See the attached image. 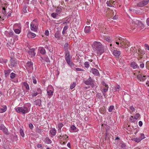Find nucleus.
I'll list each match as a JSON object with an SVG mask.
<instances>
[{
	"label": "nucleus",
	"instance_id": "obj_1",
	"mask_svg": "<svg viewBox=\"0 0 149 149\" xmlns=\"http://www.w3.org/2000/svg\"><path fill=\"white\" fill-rule=\"evenodd\" d=\"M93 47L94 50L97 52V54L100 55H101L104 52V47L100 42H94Z\"/></svg>",
	"mask_w": 149,
	"mask_h": 149
},
{
	"label": "nucleus",
	"instance_id": "obj_2",
	"mask_svg": "<svg viewBox=\"0 0 149 149\" xmlns=\"http://www.w3.org/2000/svg\"><path fill=\"white\" fill-rule=\"evenodd\" d=\"M15 110L18 113H22L23 114H24L29 112L28 108L25 106L17 108L15 109Z\"/></svg>",
	"mask_w": 149,
	"mask_h": 149
},
{
	"label": "nucleus",
	"instance_id": "obj_3",
	"mask_svg": "<svg viewBox=\"0 0 149 149\" xmlns=\"http://www.w3.org/2000/svg\"><path fill=\"white\" fill-rule=\"evenodd\" d=\"M65 59L68 63L70 66H74V64L70 60L71 58L70 57L69 52V51H67V52L65 53Z\"/></svg>",
	"mask_w": 149,
	"mask_h": 149
},
{
	"label": "nucleus",
	"instance_id": "obj_4",
	"mask_svg": "<svg viewBox=\"0 0 149 149\" xmlns=\"http://www.w3.org/2000/svg\"><path fill=\"white\" fill-rule=\"evenodd\" d=\"M10 65H9V66H10L11 68H12L13 67H15L17 65V62L14 58L11 57L10 60Z\"/></svg>",
	"mask_w": 149,
	"mask_h": 149
},
{
	"label": "nucleus",
	"instance_id": "obj_5",
	"mask_svg": "<svg viewBox=\"0 0 149 149\" xmlns=\"http://www.w3.org/2000/svg\"><path fill=\"white\" fill-rule=\"evenodd\" d=\"M26 68H29L30 70L33 69V64L32 62L28 61L26 63Z\"/></svg>",
	"mask_w": 149,
	"mask_h": 149
},
{
	"label": "nucleus",
	"instance_id": "obj_6",
	"mask_svg": "<svg viewBox=\"0 0 149 149\" xmlns=\"http://www.w3.org/2000/svg\"><path fill=\"white\" fill-rule=\"evenodd\" d=\"M137 78L140 80V81H143L146 79V76H143L142 74H140L137 76Z\"/></svg>",
	"mask_w": 149,
	"mask_h": 149
},
{
	"label": "nucleus",
	"instance_id": "obj_7",
	"mask_svg": "<svg viewBox=\"0 0 149 149\" xmlns=\"http://www.w3.org/2000/svg\"><path fill=\"white\" fill-rule=\"evenodd\" d=\"M35 21V20H33V22L31 24V30L34 31H36L37 29V26L35 25V24L33 23V22H34Z\"/></svg>",
	"mask_w": 149,
	"mask_h": 149
},
{
	"label": "nucleus",
	"instance_id": "obj_8",
	"mask_svg": "<svg viewBox=\"0 0 149 149\" xmlns=\"http://www.w3.org/2000/svg\"><path fill=\"white\" fill-rule=\"evenodd\" d=\"M35 50L34 48H32L28 52L29 54L32 57L34 56L36 54V53L34 52Z\"/></svg>",
	"mask_w": 149,
	"mask_h": 149
},
{
	"label": "nucleus",
	"instance_id": "obj_9",
	"mask_svg": "<svg viewBox=\"0 0 149 149\" xmlns=\"http://www.w3.org/2000/svg\"><path fill=\"white\" fill-rule=\"evenodd\" d=\"M135 23H136V25H135L136 27L137 26L143 27L144 26L143 24L141 22H140L137 20H135Z\"/></svg>",
	"mask_w": 149,
	"mask_h": 149
},
{
	"label": "nucleus",
	"instance_id": "obj_10",
	"mask_svg": "<svg viewBox=\"0 0 149 149\" xmlns=\"http://www.w3.org/2000/svg\"><path fill=\"white\" fill-rule=\"evenodd\" d=\"M147 4V2L146 1L145 2L141 1L138 3L137 4V6L138 7H142L143 6H144Z\"/></svg>",
	"mask_w": 149,
	"mask_h": 149
},
{
	"label": "nucleus",
	"instance_id": "obj_11",
	"mask_svg": "<svg viewBox=\"0 0 149 149\" xmlns=\"http://www.w3.org/2000/svg\"><path fill=\"white\" fill-rule=\"evenodd\" d=\"M91 72L95 75L97 76L99 75V73L98 70L95 68H92Z\"/></svg>",
	"mask_w": 149,
	"mask_h": 149
},
{
	"label": "nucleus",
	"instance_id": "obj_12",
	"mask_svg": "<svg viewBox=\"0 0 149 149\" xmlns=\"http://www.w3.org/2000/svg\"><path fill=\"white\" fill-rule=\"evenodd\" d=\"M27 36L29 38H33L36 36V34L34 33L29 32L28 33Z\"/></svg>",
	"mask_w": 149,
	"mask_h": 149
},
{
	"label": "nucleus",
	"instance_id": "obj_13",
	"mask_svg": "<svg viewBox=\"0 0 149 149\" xmlns=\"http://www.w3.org/2000/svg\"><path fill=\"white\" fill-rule=\"evenodd\" d=\"M0 129L3 130L5 134H8V130L4 125H2Z\"/></svg>",
	"mask_w": 149,
	"mask_h": 149
},
{
	"label": "nucleus",
	"instance_id": "obj_14",
	"mask_svg": "<svg viewBox=\"0 0 149 149\" xmlns=\"http://www.w3.org/2000/svg\"><path fill=\"white\" fill-rule=\"evenodd\" d=\"M113 55L116 57H118L120 54V51L114 50L113 51Z\"/></svg>",
	"mask_w": 149,
	"mask_h": 149
},
{
	"label": "nucleus",
	"instance_id": "obj_15",
	"mask_svg": "<svg viewBox=\"0 0 149 149\" xmlns=\"http://www.w3.org/2000/svg\"><path fill=\"white\" fill-rule=\"evenodd\" d=\"M7 108L6 106H3L1 107L0 110V113H3L7 110Z\"/></svg>",
	"mask_w": 149,
	"mask_h": 149
},
{
	"label": "nucleus",
	"instance_id": "obj_16",
	"mask_svg": "<svg viewBox=\"0 0 149 149\" xmlns=\"http://www.w3.org/2000/svg\"><path fill=\"white\" fill-rule=\"evenodd\" d=\"M131 67L134 69H136L137 68L138 66L137 64L135 62H133L131 63Z\"/></svg>",
	"mask_w": 149,
	"mask_h": 149
},
{
	"label": "nucleus",
	"instance_id": "obj_17",
	"mask_svg": "<svg viewBox=\"0 0 149 149\" xmlns=\"http://www.w3.org/2000/svg\"><path fill=\"white\" fill-rule=\"evenodd\" d=\"M138 51L139 52L138 54L139 55L142 56L144 55L145 54V51L144 50L141 49L140 48L139 49Z\"/></svg>",
	"mask_w": 149,
	"mask_h": 149
},
{
	"label": "nucleus",
	"instance_id": "obj_18",
	"mask_svg": "<svg viewBox=\"0 0 149 149\" xmlns=\"http://www.w3.org/2000/svg\"><path fill=\"white\" fill-rule=\"evenodd\" d=\"M69 46L68 45V43L66 42V43H65V44L64 45V48L65 49V53L67 52V51H69L68 50V48H69Z\"/></svg>",
	"mask_w": 149,
	"mask_h": 149
},
{
	"label": "nucleus",
	"instance_id": "obj_19",
	"mask_svg": "<svg viewBox=\"0 0 149 149\" xmlns=\"http://www.w3.org/2000/svg\"><path fill=\"white\" fill-rule=\"evenodd\" d=\"M91 27L90 26H86L84 29V31L86 33H88L90 31Z\"/></svg>",
	"mask_w": 149,
	"mask_h": 149
},
{
	"label": "nucleus",
	"instance_id": "obj_20",
	"mask_svg": "<svg viewBox=\"0 0 149 149\" xmlns=\"http://www.w3.org/2000/svg\"><path fill=\"white\" fill-rule=\"evenodd\" d=\"M56 131L55 128H52L50 130L51 134L53 136H54L56 134Z\"/></svg>",
	"mask_w": 149,
	"mask_h": 149
},
{
	"label": "nucleus",
	"instance_id": "obj_21",
	"mask_svg": "<svg viewBox=\"0 0 149 149\" xmlns=\"http://www.w3.org/2000/svg\"><path fill=\"white\" fill-rule=\"evenodd\" d=\"M71 131H75L76 132L78 131V130L77 128L74 125H72L70 127Z\"/></svg>",
	"mask_w": 149,
	"mask_h": 149
},
{
	"label": "nucleus",
	"instance_id": "obj_22",
	"mask_svg": "<svg viewBox=\"0 0 149 149\" xmlns=\"http://www.w3.org/2000/svg\"><path fill=\"white\" fill-rule=\"evenodd\" d=\"M55 37L57 39H59L60 37V34L59 31H57L55 33Z\"/></svg>",
	"mask_w": 149,
	"mask_h": 149
},
{
	"label": "nucleus",
	"instance_id": "obj_23",
	"mask_svg": "<svg viewBox=\"0 0 149 149\" xmlns=\"http://www.w3.org/2000/svg\"><path fill=\"white\" fill-rule=\"evenodd\" d=\"M36 105L40 106L41 104V100L40 99H37L35 101V104Z\"/></svg>",
	"mask_w": 149,
	"mask_h": 149
},
{
	"label": "nucleus",
	"instance_id": "obj_24",
	"mask_svg": "<svg viewBox=\"0 0 149 149\" xmlns=\"http://www.w3.org/2000/svg\"><path fill=\"white\" fill-rule=\"evenodd\" d=\"M47 93L49 96V97H51V96L53 95V92L51 90H47Z\"/></svg>",
	"mask_w": 149,
	"mask_h": 149
},
{
	"label": "nucleus",
	"instance_id": "obj_25",
	"mask_svg": "<svg viewBox=\"0 0 149 149\" xmlns=\"http://www.w3.org/2000/svg\"><path fill=\"white\" fill-rule=\"evenodd\" d=\"M63 124L62 123H59L58 125V132H60L61 131V128L63 126Z\"/></svg>",
	"mask_w": 149,
	"mask_h": 149
},
{
	"label": "nucleus",
	"instance_id": "obj_26",
	"mask_svg": "<svg viewBox=\"0 0 149 149\" xmlns=\"http://www.w3.org/2000/svg\"><path fill=\"white\" fill-rule=\"evenodd\" d=\"M135 23V20L133 21L132 20V23H131V26L132 28L133 29H135L136 27L135 26L136 25V23Z\"/></svg>",
	"mask_w": 149,
	"mask_h": 149
},
{
	"label": "nucleus",
	"instance_id": "obj_27",
	"mask_svg": "<svg viewBox=\"0 0 149 149\" xmlns=\"http://www.w3.org/2000/svg\"><path fill=\"white\" fill-rule=\"evenodd\" d=\"M62 9L61 8L57 7L56 10V13L58 15V14L60 13Z\"/></svg>",
	"mask_w": 149,
	"mask_h": 149
},
{
	"label": "nucleus",
	"instance_id": "obj_28",
	"mask_svg": "<svg viewBox=\"0 0 149 149\" xmlns=\"http://www.w3.org/2000/svg\"><path fill=\"white\" fill-rule=\"evenodd\" d=\"M23 85L27 90H29V87L28 84L26 82H24L23 83Z\"/></svg>",
	"mask_w": 149,
	"mask_h": 149
},
{
	"label": "nucleus",
	"instance_id": "obj_29",
	"mask_svg": "<svg viewBox=\"0 0 149 149\" xmlns=\"http://www.w3.org/2000/svg\"><path fill=\"white\" fill-rule=\"evenodd\" d=\"M123 40L122 41L123 44L124 45H127V46L129 45V42L127 44V40L126 39L123 38Z\"/></svg>",
	"mask_w": 149,
	"mask_h": 149
},
{
	"label": "nucleus",
	"instance_id": "obj_30",
	"mask_svg": "<svg viewBox=\"0 0 149 149\" xmlns=\"http://www.w3.org/2000/svg\"><path fill=\"white\" fill-rule=\"evenodd\" d=\"M52 141L49 138H46L45 143L47 144H50L51 143Z\"/></svg>",
	"mask_w": 149,
	"mask_h": 149
},
{
	"label": "nucleus",
	"instance_id": "obj_31",
	"mask_svg": "<svg viewBox=\"0 0 149 149\" xmlns=\"http://www.w3.org/2000/svg\"><path fill=\"white\" fill-rule=\"evenodd\" d=\"M10 70H5V76L6 77H7L8 76V75L9 74L10 72Z\"/></svg>",
	"mask_w": 149,
	"mask_h": 149
},
{
	"label": "nucleus",
	"instance_id": "obj_32",
	"mask_svg": "<svg viewBox=\"0 0 149 149\" xmlns=\"http://www.w3.org/2000/svg\"><path fill=\"white\" fill-rule=\"evenodd\" d=\"M19 133H20V134L22 137H24V133L23 131L21 128H20V129Z\"/></svg>",
	"mask_w": 149,
	"mask_h": 149
},
{
	"label": "nucleus",
	"instance_id": "obj_33",
	"mask_svg": "<svg viewBox=\"0 0 149 149\" xmlns=\"http://www.w3.org/2000/svg\"><path fill=\"white\" fill-rule=\"evenodd\" d=\"M76 85V83L75 82H74L73 84H71L70 87V89H73L75 86Z\"/></svg>",
	"mask_w": 149,
	"mask_h": 149
},
{
	"label": "nucleus",
	"instance_id": "obj_34",
	"mask_svg": "<svg viewBox=\"0 0 149 149\" xmlns=\"http://www.w3.org/2000/svg\"><path fill=\"white\" fill-rule=\"evenodd\" d=\"M27 6L26 5H25L24 6L23 8V11L24 13H26L27 12V10H26Z\"/></svg>",
	"mask_w": 149,
	"mask_h": 149
},
{
	"label": "nucleus",
	"instance_id": "obj_35",
	"mask_svg": "<svg viewBox=\"0 0 149 149\" xmlns=\"http://www.w3.org/2000/svg\"><path fill=\"white\" fill-rule=\"evenodd\" d=\"M7 62V60L6 59H3L0 58V63H5Z\"/></svg>",
	"mask_w": 149,
	"mask_h": 149
},
{
	"label": "nucleus",
	"instance_id": "obj_36",
	"mask_svg": "<svg viewBox=\"0 0 149 149\" xmlns=\"http://www.w3.org/2000/svg\"><path fill=\"white\" fill-rule=\"evenodd\" d=\"M85 84L87 85H92V83L90 82L89 81L87 80L84 82Z\"/></svg>",
	"mask_w": 149,
	"mask_h": 149
},
{
	"label": "nucleus",
	"instance_id": "obj_37",
	"mask_svg": "<svg viewBox=\"0 0 149 149\" xmlns=\"http://www.w3.org/2000/svg\"><path fill=\"white\" fill-rule=\"evenodd\" d=\"M133 140L137 143H139L141 140L139 138H135L133 139Z\"/></svg>",
	"mask_w": 149,
	"mask_h": 149
},
{
	"label": "nucleus",
	"instance_id": "obj_38",
	"mask_svg": "<svg viewBox=\"0 0 149 149\" xmlns=\"http://www.w3.org/2000/svg\"><path fill=\"white\" fill-rule=\"evenodd\" d=\"M84 65L85 67L87 68H88V67H89L90 66L88 62H85V63H84Z\"/></svg>",
	"mask_w": 149,
	"mask_h": 149
},
{
	"label": "nucleus",
	"instance_id": "obj_39",
	"mask_svg": "<svg viewBox=\"0 0 149 149\" xmlns=\"http://www.w3.org/2000/svg\"><path fill=\"white\" fill-rule=\"evenodd\" d=\"M139 138L141 140L145 138V137L144 134H143L141 133V134Z\"/></svg>",
	"mask_w": 149,
	"mask_h": 149
},
{
	"label": "nucleus",
	"instance_id": "obj_40",
	"mask_svg": "<svg viewBox=\"0 0 149 149\" xmlns=\"http://www.w3.org/2000/svg\"><path fill=\"white\" fill-rule=\"evenodd\" d=\"M130 121L132 122H134L136 121V120L135 119V118H134L133 116H131L130 118Z\"/></svg>",
	"mask_w": 149,
	"mask_h": 149
},
{
	"label": "nucleus",
	"instance_id": "obj_41",
	"mask_svg": "<svg viewBox=\"0 0 149 149\" xmlns=\"http://www.w3.org/2000/svg\"><path fill=\"white\" fill-rule=\"evenodd\" d=\"M130 111L133 112L135 111V109L134 108L133 106H131L130 107Z\"/></svg>",
	"mask_w": 149,
	"mask_h": 149
},
{
	"label": "nucleus",
	"instance_id": "obj_42",
	"mask_svg": "<svg viewBox=\"0 0 149 149\" xmlns=\"http://www.w3.org/2000/svg\"><path fill=\"white\" fill-rule=\"evenodd\" d=\"M40 52L42 54H45L46 53L45 50V49L42 48L41 50H40Z\"/></svg>",
	"mask_w": 149,
	"mask_h": 149
},
{
	"label": "nucleus",
	"instance_id": "obj_43",
	"mask_svg": "<svg viewBox=\"0 0 149 149\" xmlns=\"http://www.w3.org/2000/svg\"><path fill=\"white\" fill-rule=\"evenodd\" d=\"M114 106L113 105L111 106L109 109V111L111 112L112 111V110L114 109Z\"/></svg>",
	"mask_w": 149,
	"mask_h": 149
},
{
	"label": "nucleus",
	"instance_id": "obj_44",
	"mask_svg": "<svg viewBox=\"0 0 149 149\" xmlns=\"http://www.w3.org/2000/svg\"><path fill=\"white\" fill-rule=\"evenodd\" d=\"M2 12L4 15H6V9L5 7H4L3 8Z\"/></svg>",
	"mask_w": 149,
	"mask_h": 149
},
{
	"label": "nucleus",
	"instance_id": "obj_45",
	"mask_svg": "<svg viewBox=\"0 0 149 149\" xmlns=\"http://www.w3.org/2000/svg\"><path fill=\"white\" fill-rule=\"evenodd\" d=\"M15 74L14 73L12 72L10 74V77L11 79H13L15 77Z\"/></svg>",
	"mask_w": 149,
	"mask_h": 149
},
{
	"label": "nucleus",
	"instance_id": "obj_46",
	"mask_svg": "<svg viewBox=\"0 0 149 149\" xmlns=\"http://www.w3.org/2000/svg\"><path fill=\"white\" fill-rule=\"evenodd\" d=\"M120 88V86L119 85H118L116 87H115V89L116 90V91H118L119 89Z\"/></svg>",
	"mask_w": 149,
	"mask_h": 149
},
{
	"label": "nucleus",
	"instance_id": "obj_47",
	"mask_svg": "<svg viewBox=\"0 0 149 149\" xmlns=\"http://www.w3.org/2000/svg\"><path fill=\"white\" fill-rule=\"evenodd\" d=\"M111 1H107L106 3L107 5L109 6H112V5L111 3Z\"/></svg>",
	"mask_w": 149,
	"mask_h": 149
},
{
	"label": "nucleus",
	"instance_id": "obj_48",
	"mask_svg": "<svg viewBox=\"0 0 149 149\" xmlns=\"http://www.w3.org/2000/svg\"><path fill=\"white\" fill-rule=\"evenodd\" d=\"M57 15V13H52V14L51 16L54 18H56V16Z\"/></svg>",
	"mask_w": 149,
	"mask_h": 149
},
{
	"label": "nucleus",
	"instance_id": "obj_49",
	"mask_svg": "<svg viewBox=\"0 0 149 149\" xmlns=\"http://www.w3.org/2000/svg\"><path fill=\"white\" fill-rule=\"evenodd\" d=\"M140 115L139 113H136V115L135 116V119L136 120H136L138 119V118L140 116Z\"/></svg>",
	"mask_w": 149,
	"mask_h": 149
},
{
	"label": "nucleus",
	"instance_id": "obj_50",
	"mask_svg": "<svg viewBox=\"0 0 149 149\" xmlns=\"http://www.w3.org/2000/svg\"><path fill=\"white\" fill-rule=\"evenodd\" d=\"M121 146L122 148H125L126 145L124 143L122 142L121 143Z\"/></svg>",
	"mask_w": 149,
	"mask_h": 149
},
{
	"label": "nucleus",
	"instance_id": "obj_51",
	"mask_svg": "<svg viewBox=\"0 0 149 149\" xmlns=\"http://www.w3.org/2000/svg\"><path fill=\"white\" fill-rule=\"evenodd\" d=\"M15 32L17 34H19L20 33V31L19 29H16L14 30Z\"/></svg>",
	"mask_w": 149,
	"mask_h": 149
},
{
	"label": "nucleus",
	"instance_id": "obj_52",
	"mask_svg": "<svg viewBox=\"0 0 149 149\" xmlns=\"http://www.w3.org/2000/svg\"><path fill=\"white\" fill-rule=\"evenodd\" d=\"M75 68L76 70V71H84L83 69L79 68Z\"/></svg>",
	"mask_w": 149,
	"mask_h": 149
},
{
	"label": "nucleus",
	"instance_id": "obj_53",
	"mask_svg": "<svg viewBox=\"0 0 149 149\" xmlns=\"http://www.w3.org/2000/svg\"><path fill=\"white\" fill-rule=\"evenodd\" d=\"M105 40L107 41H111V40L110 39V37H109L107 36V37H105Z\"/></svg>",
	"mask_w": 149,
	"mask_h": 149
},
{
	"label": "nucleus",
	"instance_id": "obj_54",
	"mask_svg": "<svg viewBox=\"0 0 149 149\" xmlns=\"http://www.w3.org/2000/svg\"><path fill=\"white\" fill-rule=\"evenodd\" d=\"M108 86H105L103 89V90L105 92H106L108 91Z\"/></svg>",
	"mask_w": 149,
	"mask_h": 149
},
{
	"label": "nucleus",
	"instance_id": "obj_55",
	"mask_svg": "<svg viewBox=\"0 0 149 149\" xmlns=\"http://www.w3.org/2000/svg\"><path fill=\"white\" fill-rule=\"evenodd\" d=\"M37 91L36 92H37L39 94H41V93H42V91L40 89V88H37Z\"/></svg>",
	"mask_w": 149,
	"mask_h": 149
},
{
	"label": "nucleus",
	"instance_id": "obj_56",
	"mask_svg": "<svg viewBox=\"0 0 149 149\" xmlns=\"http://www.w3.org/2000/svg\"><path fill=\"white\" fill-rule=\"evenodd\" d=\"M88 80L90 82H91L92 83V84H93V80L92 79L91 77H90L89 79L87 80Z\"/></svg>",
	"mask_w": 149,
	"mask_h": 149
},
{
	"label": "nucleus",
	"instance_id": "obj_57",
	"mask_svg": "<svg viewBox=\"0 0 149 149\" xmlns=\"http://www.w3.org/2000/svg\"><path fill=\"white\" fill-rule=\"evenodd\" d=\"M39 94L37 92H36L35 93H32V97H35L36 96V95H37L38 94Z\"/></svg>",
	"mask_w": 149,
	"mask_h": 149
},
{
	"label": "nucleus",
	"instance_id": "obj_58",
	"mask_svg": "<svg viewBox=\"0 0 149 149\" xmlns=\"http://www.w3.org/2000/svg\"><path fill=\"white\" fill-rule=\"evenodd\" d=\"M49 51L51 53L53 50V48L52 47H49Z\"/></svg>",
	"mask_w": 149,
	"mask_h": 149
},
{
	"label": "nucleus",
	"instance_id": "obj_59",
	"mask_svg": "<svg viewBox=\"0 0 149 149\" xmlns=\"http://www.w3.org/2000/svg\"><path fill=\"white\" fill-rule=\"evenodd\" d=\"M14 34V33L13 32H10L9 33V35L10 37H12Z\"/></svg>",
	"mask_w": 149,
	"mask_h": 149
},
{
	"label": "nucleus",
	"instance_id": "obj_60",
	"mask_svg": "<svg viewBox=\"0 0 149 149\" xmlns=\"http://www.w3.org/2000/svg\"><path fill=\"white\" fill-rule=\"evenodd\" d=\"M29 128L31 129H32L33 128V125L32 123H30L29 124Z\"/></svg>",
	"mask_w": 149,
	"mask_h": 149
},
{
	"label": "nucleus",
	"instance_id": "obj_61",
	"mask_svg": "<svg viewBox=\"0 0 149 149\" xmlns=\"http://www.w3.org/2000/svg\"><path fill=\"white\" fill-rule=\"evenodd\" d=\"M45 34L46 35L48 36L49 34V31L48 30H46L45 31Z\"/></svg>",
	"mask_w": 149,
	"mask_h": 149
},
{
	"label": "nucleus",
	"instance_id": "obj_62",
	"mask_svg": "<svg viewBox=\"0 0 149 149\" xmlns=\"http://www.w3.org/2000/svg\"><path fill=\"white\" fill-rule=\"evenodd\" d=\"M143 125V123L142 122L140 121L139 122V125L140 127H141Z\"/></svg>",
	"mask_w": 149,
	"mask_h": 149
},
{
	"label": "nucleus",
	"instance_id": "obj_63",
	"mask_svg": "<svg viewBox=\"0 0 149 149\" xmlns=\"http://www.w3.org/2000/svg\"><path fill=\"white\" fill-rule=\"evenodd\" d=\"M68 25H66L64 27L63 30H64L66 31L68 29Z\"/></svg>",
	"mask_w": 149,
	"mask_h": 149
},
{
	"label": "nucleus",
	"instance_id": "obj_64",
	"mask_svg": "<svg viewBox=\"0 0 149 149\" xmlns=\"http://www.w3.org/2000/svg\"><path fill=\"white\" fill-rule=\"evenodd\" d=\"M146 22L147 23V24L149 26V18H148L146 20Z\"/></svg>",
	"mask_w": 149,
	"mask_h": 149
}]
</instances>
